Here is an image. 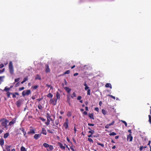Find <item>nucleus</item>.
Here are the masks:
<instances>
[{
	"label": "nucleus",
	"instance_id": "nucleus-1",
	"mask_svg": "<svg viewBox=\"0 0 151 151\" xmlns=\"http://www.w3.org/2000/svg\"><path fill=\"white\" fill-rule=\"evenodd\" d=\"M9 121L7 119L2 118L0 119V128L1 129L4 130H7L8 129V125L7 124Z\"/></svg>",
	"mask_w": 151,
	"mask_h": 151
},
{
	"label": "nucleus",
	"instance_id": "nucleus-2",
	"mask_svg": "<svg viewBox=\"0 0 151 151\" xmlns=\"http://www.w3.org/2000/svg\"><path fill=\"white\" fill-rule=\"evenodd\" d=\"M9 68L10 73L11 74L14 73V69L13 67V64L12 61H10L9 64Z\"/></svg>",
	"mask_w": 151,
	"mask_h": 151
},
{
	"label": "nucleus",
	"instance_id": "nucleus-3",
	"mask_svg": "<svg viewBox=\"0 0 151 151\" xmlns=\"http://www.w3.org/2000/svg\"><path fill=\"white\" fill-rule=\"evenodd\" d=\"M69 121L68 118H66L65 119V121L63 124V126L65 129H67L69 127Z\"/></svg>",
	"mask_w": 151,
	"mask_h": 151
},
{
	"label": "nucleus",
	"instance_id": "nucleus-4",
	"mask_svg": "<svg viewBox=\"0 0 151 151\" xmlns=\"http://www.w3.org/2000/svg\"><path fill=\"white\" fill-rule=\"evenodd\" d=\"M57 100L55 98H53L51 99L50 101V104L53 106H55L56 105Z\"/></svg>",
	"mask_w": 151,
	"mask_h": 151
},
{
	"label": "nucleus",
	"instance_id": "nucleus-5",
	"mask_svg": "<svg viewBox=\"0 0 151 151\" xmlns=\"http://www.w3.org/2000/svg\"><path fill=\"white\" fill-rule=\"evenodd\" d=\"M31 93V91L30 90L24 91L22 92V95L24 96L26 95H29Z\"/></svg>",
	"mask_w": 151,
	"mask_h": 151
},
{
	"label": "nucleus",
	"instance_id": "nucleus-6",
	"mask_svg": "<svg viewBox=\"0 0 151 151\" xmlns=\"http://www.w3.org/2000/svg\"><path fill=\"white\" fill-rule=\"evenodd\" d=\"M20 131H23V128L21 127L19 129H17L15 130V132L16 133V135L21 134Z\"/></svg>",
	"mask_w": 151,
	"mask_h": 151
},
{
	"label": "nucleus",
	"instance_id": "nucleus-7",
	"mask_svg": "<svg viewBox=\"0 0 151 151\" xmlns=\"http://www.w3.org/2000/svg\"><path fill=\"white\" fill-rule=\"evenodd\" d=\"M31 128H32V127H30V128L29 131L27 132V134H33L35 133V129H31Z\"/></svg>",
	"mask_w": 151,
	"mask_h": 151
},
{
	"label": "nucleus",
	"instance_id": "nucleus-8",
	"mask_svg": "<svg viewBox=\"0 0 151 151\" xmlns=\"http://www.w3.org/2000/svg\"><path fill=\"white\" fill-rule=\"evenodd\" d=\"M22 100L21 99H19L17 101L16 103V105L17 107H19L22 104Z\"/></svg>",
	"mask_w": 151,
	"mask_h": 151
},
{
	"label": "nucleus",
	"instance_id": "nucleus-9",
	"mask_svg": "<svg viewBox=\"0 0 151 151\" xmlns=\"http://www.w3.org/2000/svg\"><path fill=\"white\" fill-rule=\"evenodd\" d=\"M16 118H14L12 121H11L9 123V126H12L14 124V123L16 122Z\"/></svg>",
	"mask_w": 151,
	"mask_h": 151
},
{
	"label": "nucleus",
	"instance_id": "nucleus-10",
	"mask_svg": "<svg viewBox=\"0 0 151 151\" xmlns=\"http://www.w3.org/2000/svg\"><path fill=\"white\" fill-rule=\"evenodd\" d=\"M127 141L129 140V141L131 142L133 139V137L132 136L131 134H130L127 136Z\"/></svg>",
	"mask_w": 151,
	"mask_h": 151
},
{
	"label": "nucleus",
	"instance_id": "nucleus-11",
	"mask_svg": "<svg viewBox=\"0 0 151 151\" xmlns=\"http://www.w3.org/2000/svg\"><path fill=\"white\" fill-rule=\"evenodd\" d=\"M114 123H115V121H113L112 122H111V123H110L109 124H106L105 126V128H106V129H108L109 128V127L111 125H113L114 124Z\"/></svg>",
	"mask_w": 151,
	"mask_h": 151
},
{
	"label": "nucleus",
	"instance_id": "nucleus-12",
	"mask_svg": "<svg viewBox=\"0 0 151 151\" xmlns=\"http://www.w3.org/2000/svg\"><path fill=\"white\" fill-rule=\"evenodd\" d=\"M41 136V134H36L34 136V138L36 139H37L39 138H40Z\"/></svg>",
	"mask_w": 151,
	"mask_h": 151
},
{
	"label": "nucleus",
	"instance_id": "nucleus-13",
	"mask_svg": "<svg viewBox=\"0 0 151 151\" xmlns=\"http://www.w3.org/2000/svg\"><path fill=\"white\" fill-rule=\"evenodd\" d=\"M58 145H59L60 147V148L63 150H64L65 149V147L64 146H63L62 144L60 142H58Z\"/></svg>",
	"mask_w": 151,
	"mask_h": 151
},
{
	"label": "nucleus",
	"instance_id": "nucleus-14",
	"mask_svg": "<svg viewBox=\"0 0 151 151\" xmlns=\"http://www.w3.org/2000/svg\"><path fill=\"white\" fill-rule=\"evenodd\" d=\"M45 72L46 73H49L50 72V69L49 68L48 65L46 64L45 65Z\"/></svg>",
	"mask_w": 151,
	"mask_h": 151
},
{
	"label": "nucleus",
	"instance_id": "nucleus-15",
	"mask_svg": "<svg viewBox=\"0 0 151 151\" xmlns=\"http://www.w3.org/2000/svg\"><path fill=\"white\" fill-rule=\"evenodd\" d=\"M48 148H47V151H52V150L54 149L52 145H50Z\"/></svg>",
	"mask_w": 151,
	"mask_h": 151
},
{
	"label": "nucleus",
	"instance_id": "nucleus-16",
	"mask_svg": "<svg viewBox=\"0 0 151 151\" xmlns=\"http://www.w3.org/2000/svg\"><path fill=\"white\" fill-rule=\"evenodd\" d=\"M46 116L47 119H50L51 121H53L52 119L51 118V116L48 113H47Z\"/></svg>",
	"mask_w": 151,
	"mask_h": 151
},
{
	"label": "nucleus",
	"instance_id": "nucleus-17",
	"mask_svg": "<svg viewBox=\"0 0 151 151\" xmlns=\"http://www.w3.org/2000/svg\"><path fill=\"white\" fill-rule=\"evenodd\" d=\"M56 99L57 100L58 99H60V93L58 92H57L56 94Z\"/></svg>",
	"mask_w": 151,
	"mask_h": 151
},
{
	"label": "nucleus",
	"instance_id": "nucleus-18",
	"mask_svg": "<svg viewBox=\"0 0 151 151\" xmlns=\"http://www.w3.org/2000/svg\"><path fill=\"white\" fill-rule=\"evenodd\" d=\"M41 133L43 134L44 135H46L47 132L46 130L44 128H42V131L41 132Z\"/></svg>",
	"mask_w": 151,
	"mask_h": 151
},
{
	"label": "nucleus",
	"instance_id": "nucleus-19",
	"mask_svg": "<svg viewBox=\"0 0 151 151\" xmlns=\"http://www.w3.org/2000/svg\"><path fill=\"white\" fill-rule=\"evenodd\" d=\"M11 94L12 95V97L13 98H15L16 97V95L19 96V93L17 92H15L14 93H11Z\"/></svg>",
	"mask_w": 151,
	"mask_h": 151
},
{
	"label": "nucleus",
	"instance_id": "nucleus-20",
	"mask_svg": "<svg viewBox=\"0 0 151 151\" xmlns=\"http://www.w3.org/2000/svg\"><path fill=\"white\" fill-rule=\"evenodd\" d=\"M65 90L68 93H69L71 91V89L69 87H66L64 88Z\"/></svg>",
	"mask_w": 151,
	"mask_h": 151
},
{
	"label": "nucleus",
	"instance_id": "nucleus-21",
	"mask_svg": "<svg viewBox=\"0 0 151 151\" xmlns=\"http://www.w3.org/2000/svg\"><path fill=\"white\" fill-rule=\"evenodd\" d=\"M4 144V140L3 138H1L0 139V145L2 146Z\"/></svg>",
	"mask_w": 151,
	"mask_h": 151
},
{
	"label": "nucleus",
	"instance_id": "nucleus-22",
	"mask_svg": "<svg viewBox=\"0 0 151 151\" xmlns=\"http://www.w3.org/2000/svg\"><path fill=\"white\" fill-rule=\"evenodd\" d=\"M35 80H38H38H41V78L40 75H39L38 74H37L35 77Z\"/></svg>",
	"mask_w": 151,
	"mask_h": 151
},
{
	"label": "nucleus",
	"instance_id": "nucleus-23",
	"mask_svg": "<svg viewBox=\"0 0 151 151\" xmlns=\"http://www.w3.org/2000/svg\"><path fill=\"white\" fill-rule=\"evenodd\" d=\"M88 116H89V118H91L93 120L94 119V117L93 116V115L92 113L89 114Z\"/></svg>",
	"mask_w": 151,
	"mask_h": 151
},
{
	"label": "nucleus",
	"instance_id": "nucleus-24",
	"mask_svg": "<svg viewBox=\"0 0 151 151\" xmlns=\"http://www.w3.org/2000/svg\"><path fill=\"white\" fill-rule=\"evenodd\" d=\"M105 86L106 88L110 87L111 88H112V86H111V85L110 83H107L105 85Z\"/></svg>",
	"mask_w": 151,
	"mask_h": 151
},
{
	"label": "nucleus",
	"instance_id": "nucleus-25",
	"mask_svg": "<svg viewBox=\"0 0 151 151\" xmlns=\"http://www.w3.org/2000/svg\"><path fill=\"white\" fill-rule=\"evenodd\" d=\"M49 145H50L46 143H45L43 144V146L45 148H47L49 146Z\"/></svg>",
	"mask_w": 151,
	"mask_h": 151
},
{
	"label": "nucleus",
	"instance_id": "nucleus-26",
	"mask_svg": "<svg viewBox=\"0 0 151 151\" xmlns=\"http://www.w3.org/2000/svg\"><path fill=\"white\" fill-rule=\"evenodd\" d=\"M47 97L52 99L53 97V95L52 93H50L47 95Z\"/></svg>",
	"mask_w": 151,
	"mask_h": 151
},
{
	"label": "nucleus",
	"instance_id": "nucleus-27",
	"mask_svg": "<svg viewBox=\"0 0 151 151\" xmlns=\"http://www.w3.org/2000/svg\"><path fill=\"white\" fill-rule=\"evenodd\" d=\"M11 145L8 146H7L6 147V149L7 151H11L10 148H11Z\"/></svg>",
	"mask_w": 151,
	"mask_h": 151
},
{
	"label": "nucleus",
	"instance_id": "nucleus-28",
	"mask_svg": "<svg viewBox=\"0 0 151 151\" xmlns=\"http://www.w3.org/2000/svg\"><path fill=\"white\" fill-rule=\"evenodd\" d=\"M9 135V134L8 133H6L4 134V138H6L8 137Z\"/></svg>",
	"mask_w": 151,
	"mask_h": 151
},
{
	"label": "nucleus",
	"instance_id": "nucleus-29",
	"mask_svg": "<svg viewBox=\"0 0 151 151\" xmlns=\"http://www.w3.org/2000/svg\"><path fill=\"white\" fill-rule=\"evenodd\" d=\"M72 113L70 111H68L67 114V116L68 117H70L71 116Z\"/></svg>",
	"mask_w": 151,
	"mask_h": 151
},
{
	"label": "nucleus",
	"instance_id": "nucleus-30",
	"mask_svg": "<svg viewBox=\"0 0 151 151\" xmlns=\"http://www.w3.org/2000/svg\"><path fill=\"white\" fill-rule=\"evenodd\" d=\"M21 151H27L26 148L23 146H22L20 148Z\"/></svg>",
	"mask_w": 151,
	"mask_h": 151
},
{
	"label": "nucleus",
	"instance_id": "nucleus-31",
	"mask_svg": "<svg viewBox=\"0 0 151 151\" xmlns=\"http://www.w3.org/2000/svg\"><path fill=\"white\" fill-rule=\"evenodd\" d=\"M10 89L9 88H7V87H6L4 89V91H8L9 92V91L10 90Z\"/></svg>",
	"mask_w": 151,
	"mask_h": 151
},
{
	"label": "nucleus",
	"instance_id": "nucleus-32",
	"mask_svg": "<svg viewBox=\"0 0 151 151\" xmlns=\"http://www.w3.org/2000/svg\"><path fill=\"white\" fill-rule=\"evenodd\" d=\"M20 79V78H15L14 79V84H15V82H18Z\"/></svg>",
	"mask_w": 151,
	"mask_h": 151
},
{
	"label": "nucleus",
	"instance_id": "nucleus-33",
	"mask_svg": "<svg viewBox=\"0 0 151 151\" xmlns=\"http://www.w3.org/2000/svg\"><path fill=\"white\" fill-rule=\"evenodd\" d=\"M38 108L40 110H42L43 109V107L40 104H39L38 105Z\"/></svg>",
	"mask_w": 151,
	"mask_h": 151
},
{
	"label": "nucleus",
	"instance_id": "nucleus-34",
	"mask_svg": "<svg viewBox=\"0 0 151 151\" xmlns=\"http://www.w3.org/2000/svg\"><path fill=\"white\" fill-rule=\"evenodd\" d=\"M102 112L103 114L104 115H105L106 114V111L104 109H102Z\"/></svg>",
	"mask_w": 151,
	"mask_h": 151
},
{
	"label": "nucleus",
	"instance_id": "nucleus-35",
	"mask_svg": "<svg viewBox=\"0 0 151 151\" xmlns=\"http://www.w3.org/2000/svg\"><path fill=\"white\" fill-rule=\"evenodd\" d=\"M60 122V121L59 122V120L58 119L56 120L55 121V123L56 125H58L59 123Z\"/></svg>",
	"mask_w": 151,
	"mask_h": 151
},
{
	"label": "nucleus",
	"instance_id": "nucleus-36",
	"mask_svg": "<svg viewBox=\"0 0 151 151\" xmlns=\"http://www.w3.org/2000/svg\"><path fill=\"white\" fill-rule=\"evenodd\" d=\"M76 95L75 92H74L72 94V95L71 96V97L72 98H73L74 97H76Z\"/></svg>",
	"mask_w": 151,
	"mask_h": 151
},
{
	"label": "nucleus",
	"instance_id": "nucleus-37",
	"mask_svg": "<svg viewBox=\"0 0 151 151\" xmlns=\"http://www.w3.org/2000/svg\"><path fill=\"white\" fill-rule=\"evenodd\" d=\"M6 94L8 98H10V95L11 94V93H10L9 92H7Z\"/></svg>",
	"mask_w": 151,
	"mask_h": 151
},
{
	"label": "nucleus",
	"instance_id": "nucleus-38",
	"mask_svg": "<svg viewBox=\"0 0 151 151\" xmlns=\"http://www.w3.org/2000/svg\"><path fill=\"white\" fill-rule=\"evenodd\" d=\"M94 132V131L93 130H91L89 131L88 132V133H91V134H93Z\"/></svg>",
	"mask_w": 151,
	"mask_h": 151
},
{
	"label": "nucleus",
	"instance_id": "nucleus-39",
	"mask_svg": "<svg viewBox=\"0 0 151 151\" xmlns=\"http://www.w3.org/2000/svg\"><path fill=\"white\" fill-rule=\"evenodd\" d=\"M148 117L149 118V122L150 124H151V116L150 115H149Z\"/></svg>",
	"mask_w": 151,
	"mask_h": 151
},
{
	"label": "nucleus",
	"instance_id": "nucleus-40",
	"mask_svg": "<svg viewBox=\"0 0 151 151\" xmlns=\"http://www.w3.org/2000/svg\"><path fill=\"white\" fill-rule=\"evenodd\" d=\"M88 140L90 142H91V143H93V139L91 138H88Z\"/></svg>",
	"mask_w": 151,
	"mask_h": 151
},
{
	"label": "nucleus",
	"instance_id": "nucleus-41",
	"mask_svg": "<svg viewBox=\"0 0 151 151\" xmlns=\"http://www.w3.org/2000/svg\"><path fill=\"white\" fill-rule=\"evenodd\" d=\"M146 148V146H145V147H144L143 146H141L140 147V148H139V150L140 151H141L142 150V149L144 148Z\"/></svg>",
	"mask_w": 151,
	"mask_h": 151
},
{
	"label": "nucleus",
	"instance_id": "nucleus-42",
	"mask_svg": "<svg viewBox=\"0 0 151 151\" xmlns=\"http://www.w3.org/2000/svg\"><path fill=\"white\" fill-rule=\"evenodd\" d=\"M116 134V133L114 132H112L109 134V135L110 136L115 135Z\"/></svg>",
	"mask_w": 151,
	"mask_h": 151
},
{
	"label": "nucleus",
	"instance_id": "nucleus-43",
	"mask_svg": "<svg viewBox=\"0 0 151 151\" xmlns=\"http://www.w3.org/2000/svg\"><path fill=\"white\" fill-rule=\"evenodd\" d=\"M70 73V70H66L64 73V74H69Z\"/></svg>",
	"mask_w": 151,
	"mask_h": 151
},
{
	"label": "nucleus",
	"instance_id": "nucleus-44",
	"mask_svg": "<svg viewBox=\"0 0 151 151\" xmlns=\"http://www.w3.org/2000/svg\"><path fill=\"white\" fill-rule=\"evenodd\" d=\"M22 132H23L24 136H25L26 137H27V136H26V132L24 131V128L23 131H22Z\"/></svg>",
	"mask_w": 151,
	"mask_h": 151
},
{
	"label": "nucleus",
	"instance_id": "nucleus-45",
	"mask_svg": "<svg viewBox=\"0 0 151 151\" xmlns=\"http://www.w3.org/2000/svg\"><path fill=\"white\" fill-rule=\"evenodd\" d=\"M91 90L90 89H88L87 90V94L88 95H90Z\"/></svg>",
	"mask_w": 151,
	"mask_h": 151
},
{
	"label": "nucleus",
	"instance_id": "nucleus-46",
	"mask_svg": "<svg viewBox=\"0 0 151 151\" xmlns=\"http://www.w3.org/2000/svg\"><path fill=\"white\" fill-rule=\"evenodd\" d=\"M28 79V76H26L25 78H24L23 81L25 82L26 81H27Z\"/></svg>",
	"mask_w": 151,
	"mask_h": 151
},
{
	"label": "nucleus",
	"instance_id": "nucleus-47",
	"mask_svg": "<svg viewBox=\"0 0 151 151\" xmlns=\"http://www.w3.org/2000/svg\"><path fill=\"white\" fill-rule=\"evenodd\" d=\"M20 83L19 82H17L15 85V87H17L19 86L20 85Z\"/></svg>",
	"mask_w": 151,
	"mask_h": 151
},
{
	"label": "nucleus",
	"instance_id": "nucleus-48",
	"mask_svg": "<svg viewBox=\"0 0 151 151\" xmlns=\"http://www.w3.org/2000/svg\"><path fill=\"white\" fill-rule=\"evenodd\" d=\"M121 122L124 124L126 127L127 126V124L125 121L123 120H121Z\"/></svg>",
	"mask_w": 151,
	"mask_h": 151
},
{
	"label": "nucleus",
	"instance_id": "nucleus-49",
	"mask_svg": "<svg viewBox=\"0 0 151 151\" xmlns=\"http://www.w3.org/2000/svg\"><path fill=\"white\" fill-rule=\"evenodd\" d=\"M38 87L39 86L38 85H36L34 86H32V87L33 88V89H37Z\"/></svg>",
	"mask_w": 151,
	"mask_h": 151
},
{
	"label": "nucleus",
	"instance_id": "nucleus-50",
	"mask_svg": "<svg viewBox=\"0 0 151 151\" xmlns=\"http://www.w3.org/2000/svg\"><path fill=\"white\" fill-rule=\"evenodd\" d=\"M4 70H5V68H4L2 70H1L0 69V74H1V73H2L3 72H4Z\"/></svg>",
	"mask_w": 151,
	"mask_h": 151
},
{
	"label": "nucleus",
	"instance_id": "nucleus-51",
	"mask_svg": "<svg viewBox=\"0 0 151 151\" xmlns=\"http://www.w3.org/2000/svg\"><path fill=\"white\" fill-rule=\"evenodd\" d=\"M97 143L98 145L101 146L102 147H104V145L103 144L100 143L99 142H97Z\"/></svg>",
	"mask_w": 151,
	"mask_h": 151
},
{
	"label": "nucleus",
	"instance_id": "nucleus-52",
	"mask_svg": "<svg viewBox=\"0 0 151 151\" xmlns=\"http://www.w3.org/2000/svg\"><path fill=\"white\" fill-rule=\"evenodd\" d=\"M74 147L73 146H72L70 147V149L72 150V151H75V150L74 149Z\"/></svg>",
	"mask_w": 151,
	"mask_h": 151
},
{
	"label": "nucleus",
	"instance_id": "nucleus-53",
	"mask_svg": "<svg viewBox=\"0 0 151 151\" xmlns=\"http://www.w3.org/2000/svg\"><path fill=\"white\" fill-rule=\"evenodd\" d=\"M108 96H110L111 98H112L113 99H115V98H116L115 97V96H113L112 95H108Z\"/></svg>",
	"mask_w": 151,
	"mask_h": 151
},
{
	"label": "nucleus",
	"instance_id": "nucleus-54",
	"mask_svg": "<svg viewBox=\"0 0 151 151\" xmlns=\"http://www.w3.org/2000/svg\"><path fill=\"white\" fill-rule=\"evenodd\" d=\"M66 139H67V141L68 142L70 143H72L71 142H70V140L69 139V138H68V137H67Z\"/></svg>",
	"mask_w": 151,
	"mask_h": 151
},
{
	"label": "nucleus",
	"instance_id": "nucleus-55",
	"mask_svg": "<svg viewBox=\"0 0 151 151\" xmlns=\"http://www.w3.org/2000/svg\"><path fill=\"white\" fill-rule=\"evenodd\" d=\"M24 87H22L21 88H19V90L20 91H22L24 89Z\"/></svg>",
	"mask_w": 151,
	"mask_h": 151
},
{
	"label": "nucleus",
	"instance_id": "nucleus-56",
	"mask_svg": "<svg viewBox=\"0 0 151 151\" xmlns=\"http://www.w3.org/2000/svg\"><path fill=\"white\" fill-rule=\"evenodd\" d=\"M47 131L48 132L50 133H52L53 132L52 130H50L49 129H48L47 130Z\"/></svg>",
	"mask_w": 151,
	"mask_h": 151
},
{
	"label": "nucleus",
	"instance_id": "nucleus-57",
	"mask_svg": "<svg viewBox=\"0 0 151 151\" xmlns=\"http://www.w3.org/2000/svg\"><path fill=\"white\" fill-rule=\"evenodd\" d=\"M40 120H41L43 122L45 121L46 120V119H45L42 117H40Z\"/></svg>",
	"mask_w": 151,
	"mask_h": 151
},
{
	"label": "nucleus",
	"instance_id": "nucleus-58",
	"mask_svg": "<svg viewBox=\"0 0 151 151\" xmlns=\"http://www.w3.org/2000/svg\"><path fill=\"white\" fill-rule=\"evenodd\" d=\"M4 66V65L3 64H1L0 65V68H3Z\"/></svg>",
	"mask_w": 151,
	"mask_h": 151
},
{
	"label": "nucleus",
	"instance_id": "nucleus-59",
	"mask_svg": "<svg viewBox=\"0 0 151 151\" xmlns=\"http://www.w3.org/2000/svg\"><path fill=\"white\" fill-rule=\"evenodd\" d=\"M94 110L96 111L97 112H98L99 111V109L98 107H96L94 109Z\"/></svg>",
	"mask_w": 151,
	"mask_h": 151
},
{
	"label": "nucleus",
	"instance_id": "nucleus-60",
	"mask_svg": "<svg viewBox=\"0 0 151 151\" xmlns=\"http://www.w3.org/2000/svg\"><path fill=\"white\" fill-rule=\"evenodd\" d=\"M43 99V97H42L41 98H40L39 99H38L37 100L38 101H40L42 99Z\"/></svg>",
	"mask_w": 151,
	"mask_h": 151
},
{
	"label": "nucleus",
	"instance_id": "nucleus-61",
	"mask_svg": "<svg viewBox=\"0 0 151 151\" xmlns=\"http://www.w3.org/2000/svg\"><path fill=\"white\" fill-rule=\"evenodd\" d=\"M88 125L89 126H94V124L90 123H88Z\"/></svg>",
	"mask_w": 151,
	"mask_h": 151
},
{
	"label": "nucleus",
	"instance_id": "nucleus-62",
	"mask_svg": "<svg viewBox=\"0 0 151 151\" xmlns=\"http://www.w3.org/2000/svg\"><path fill=\"white\" fill-rule=\"evenodd\" d=\"M81 99V97L80 96H79L78 97L77 99L78 100H80Z\"/></svg>",
	"mask_w": 151,
	"mask_h": 151
},
{
	"label": "nucleus",
	"instance_id": "nucleus-63",
	"mask_svg": "<svg viewBox=\"0 0 151 151\" xmlns=\"http://www.w3.org/2000/svg\"><path fill=\"white\" fill-rule=\"evenodd\" d=\"M83 114L84 115H87L88 114L87 112L86 111H84L83 112Z\"/></svg>",
	"mask_w": 151,
	"mask_h": 151
},
{
	"label": "nucleus",
	"instance_id": "nucleus-64",
	"mask_svg": "<svg viewBox=\"0 0 151 151\" xmlns=\"http://www.w3.org/2000/svg\"><path fill=\"white\" fill-rule=\"evenodd\" d=\"M89 87L87 86L85 87V89L86 90H88V89H89Z\"/></svg>",
	"mask_w": 151,
	"mask_h": 151
}]
</instances>
